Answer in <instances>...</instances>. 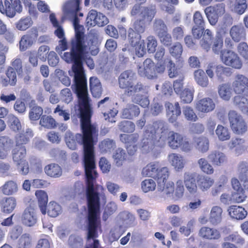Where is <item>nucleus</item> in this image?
<instances>
[{"label": "nucleus", "instance_id": "obj_1", "mask_svg": "<svg viewBox=\"0 0 248 248\" xmlns=\"http://www.w3.org/2000/svg\"><path fill=\"white\" fill-rule=\"evenodd\" d=\"M79 115L82 133L83 165L86 177V197L88 208V229H98L101 227L100 220V194L99 188L102 186H94L98 173L96 170L94 152V138L98 136V129L91 124L92 110L86 89L78 87Z\"/></svg>", "mask_w": 248, "mask_h": 248}, {"label": "nucleus", "instance_id": "obj_2", "mask_svg": "<svg viewBox=\"0 0 248 248\" xmlns=\"http://www.w3.org/2000/svg\"><path fill=\"white\" fill-rule=\"evenodd\" d=\"M73 17V24L75 29V37L70 41V52L64 53V57L66 61L73 60L76 63H80L84 53L87 51V45L85 41L84 32L82 31L83 27L79 24L78 16H83L82 13L69 15Z\"/></svg>", "mask_w": 248, "mask_h": 248}, {"label": "nucleus", "instance_id": "obj_3", "mask_svg": "<svg viewBox=\"0 0 248 248\" xmlns=\"http://www.w3.org/2000/svg\"><path fill=\"white\" fill-rule=\"evenodd\" d=\"M167 128L165 122L162 120L154 122L147 126L141 140L142 147L149 144L162 146L165 143Z\"/></svg>", "mask_w": 248, "mask_h": 248}, {"label": "nucleus", "instance_id": "obj_4", "mask_svg": "<svg viewBox=\"0 0 248 248\" xmlns=\"http://www.w3.org/2000/svg\"><path fill=\"white\" fill-rule=\"evenodd\" d=\"M130 14L132 16H140V18L132 21L130 28L138 32L143 33L145 32L147 25L151 23L154 18L156 10L152 6H141L140 4H135L131 9Z\"/></svg>", "mask_w": 248, "mask_h": 248}, {"label": "nucleus", "instance_id": "obj_5", "mask_svg": "<svg viewBox=\"0 0 248 248\" xmlns=\"http://www.w3.org/2000/svg\"><path fill=\"white\" fill-rule=\"evenodd\" d=\"M233 90L238 94L233 98L234 104L242 112L248 115V78L242 74H237L232 84Z\"/></svg>", "mask_w": 248, "mask_h": 248}, {"label": "nucleus", "instance_id": "obj_6", "mask_svg": "<svg viewBox=\"0 0 248 248\" xmlns=\"http://www.w3.org/2000/svg\"><path fill=\"white\" fill-rule=\"evenodd\" d=\"M88 46H87V51L83 55L80 63H76L73 60L70 61H66L64 57V54L62 56V58L67 62H73L76 65V67L74 69V71L75 73V92L77 95L78 87L79 86L82 90L86 89L87 96H88L87 79L82 68V60H84L86 64L90 69H93L94 67V63L93 59L91 57H88L87 55L88 54Z\"/></svg>", "mask_w": 248, "mask_h": 248}, {"label": "nucleus", "instance_id": "obj_7", "mask_svg": "<svg viewBox=\"0 0 248 248\" xmlns=\"http://www.w3.org/2000/svg\"><path fill=\"white\" fill-rule=\"evenodd\" d=\"M136 79L135 74L131 70H125L122 73L118 78L119 85L124 90V93L128 96L134 95L143 89V86L140 82L134 84Z\"/></svg>", "mask_w": 248, "mask_h": 248}, {"label": "nucleus", "instance_id": "obj_8", "mask_svg": "<svg viewBox=\"0 0 248 248\" xmlns=\"http://www.w3.org/2000/svg\"><path fill=\"white\" fill-rule=\"evenodd\" d=\"M228 119L230 127L233 133L242 135L248 130V125L241 115L234 110H230L228 113Z\"/></svg>", "mask_w": 248, "mask_h": 248}, {"label": "nucleus", "instance_id": "obj_9", "mask_svg": "<svg viewBox=\"0 0 248 248\" xmlns=\"http://www.w3.org/2000/svg\"><path fill=\"white\" fill-rule=\"evenodd\" d=\"M141 34L130 27L128 29V42L135 48L136 54L139 57H143L146 53L144 41L141 39Z\"/></svg>", "mask_w": 248, "mask_h": 248}, {"label": "nucleus", "instance_id": "obj_10", "mask_svg": "<svg viewBox=\"0 0 248 248\" xmlns=\"http://www.w3.org/2000/svg\"><path fill=\"white\" fill-rule=\"evenodd\" d=\"M22 10L20 0H5L4 5L2 0H0V12L9 17H13L17 13H21Z\"/></svg>", "mask_w": 248, "mask_h": 248}, {"label": "nucleus", "instance_id": "obj_11", "mask_svg": "<svg viewBox=\"0 0 248 248\" xmlns=\"http://www.w3.org/2000/svg\"><path fill=\"white\" fill-rule=\"evenodd\" d=\"M193 26L191 29L192 34L195 39H200L205 30V22L202 13L196 11L193 16Z\"/></svg>", "mask_w": 248, "mask_h": 248}, {"label": "nucleus", "instance_id": "obj_12", "mask_svg": "<svg viewBox=\"0 0 248 248\" xmlns=\"http://www.w3.org/2000/svg\"><path fill=\"white\" fill-rule=\"evenodd\" d=\"M108 22V18L103 14L92 9L89 11L86 18L87 26L90 27L97 25L103 27Z\"/></svg>", "mask_w": 248, "mask_h": 248}, {"label": "nucleus", "instance_id": "obj_13", "mask_svg": "<svg viewBox=\"0 0 248 248\" xmlns=\"http://www.w3.org/2000/svg\"><path fill=\"white\" fill-rule=\"evenodd\" d=\"M97 107L99 108L106 120L110 121L111 118H114L117 114V110L111 105L109 97H106L99 101L97 103Z\"/></svg>", "mask_w": 248, "mask_h": 248}, {"label": "nucleus", "instance_id": "obj_14", "mask_svg": "<svg viewBox=\"0 0 248 248\" xmlns=\"http://www.w3.org/2000/svg\"><path fill=\"white\" fill-rule=\"evenodd\" d=\"M165 107L169 122L173 124L175 126H178L179 124L177 122V119L181 115V110L179 103L176 102L174 104H173L167 102L165 104Z\"/></svg>", "mask_w": 248, "mask_h": 248}, {"label": "nucleus", "instance_id": "obj_15", "mask_svg": "<svg viewBox=\"0 0 248 248\" xmlns=\"http://www.w3.org/2000/svg\"><path fill=\"white\" fill-rule=\"evenodd\" d=\"M139 139V135L137 133L132 134H121L120 135V140L124 143L129 155H134L137 150V143Z\"/></svg>", "mask_w": 248, "mask_h": 248}, {"label": "nucleus", "instance_id": "obj_16", "mask_svg": "<svg viewBox=\"0 0 248 248\" xmlns=\"http://www.w3.org/2000/svg\"><path fill=\"white\" fill-rule=\"evenodd\" d=\"M165 169L169 171V169L167 167H163L159 169L157 163H150L142 169V174L144 176H148L154 178L157 183L160 178H163L164 173H163V171Z\"/></svg>", "mask_w": 248, "mask_h": 248}, {"label": "nucleus", "instance_id": "obj_17", "mask_svg": "<svg viewBox=\"0 0 248 248\" xmlns=\"http://www.w3.org/2000/svg\"><path fill=\"white\" fill-rule=\"evenodd\" d=\"M198 236L203 240L216 241L221 238V233L217 229L204 226L200 229Z\"/></svg>", "mask_w": 248, "mask_h": 248}, {"label": "nucleus", "instance_id": "obj_18", "mask_svg": "<svg viewBox=\"0 0 248 248\" xmlns=\"http://www.w3.org/2000/svg\"><path fill=\"white\" fill-rule=\"evenodd\" d=\"M155 63L150 58H147L143 62V65L140 66L138 73L141 77H146L148 79L155 78Z\"/></svg>", "mask_w": 248, "mask_h": 248}, {"label": "nucleus", "instance_id": "obj_19", "mask_svg": "<svg viewBox=\"0 0 248 248\" xmlns=\"http://www.w3.org/2000/svg\"><path fill=\"white\" fill-rule=\"evenodd\" d=\"M196 174L190 172H186L184 174V183L187 191L190 195L198 193V188L196 184Z\"/></svg>", "mask_w": 248, "mask_h": 248}, {"label": "nucleus", "instance_id": "obj_20", "mask_svg": "<svg viewBox=\"0 0 248 248\" xmlns=\"http://www.w3.org/2000/svg\"><path fill=\"white\" fill-rule=\"evenodd\" d=\"M163 173L164 176L162 178H160L157 183L158 190L163 192V195H169L174 192V184L171 183H167V179L169 176V171L166 169L163 170Z\"/></svg>", "mask_w": 248, "mask_h": 248}, {"label": "nucleus", "instance_id": "obj_21", "mask_svg": "<svg viewBox=\"0 0 248 248\" xmlns=\"http://www.w3.org/2000/svg\"><path fill=\"white\" fill-rule=\"evenodd\" d=\"M38 36L36 29H32L30 31L23 35L19 42V49L22 51L26 50L36 41Z\"/></svg>", "mask_w": 248, "mask_h": 248}, {"label": "nucleus", "instance_id": "obj_22", "mask_svg": "<svg viewBox=\"0 0 248 248\" xmlns=\"http://www.w3.org/2000/svg\"><path fill=\"white\" fill-rule=\"evenodd\" d=\"M21 221L28 227L32 226L36 223L37 217L33 207L29 205L25 208L21 216Z\"/></svg>", "mask_w": 248, "mask_h": 248}, {"label": "nucleus", "instance_id": "obj_23", "mask_svg": "<svg viewBox=\"0 0 248 248\" xmlns=\"http://www.w3.org/2000/svg\"><path fill=\"white\" fill-rule=\"evenodd\" d=\"M0 206L2 213L10 214L16 209L17 206V201L14 197H4L0 201Z\"/></svg>", "mask_w": 248, "mask_h": 248}, {"label": "nucleus", "instance_id": "obj_24", "mask_svg": "<svg viewBox=\"0 0 248 248\" xmlns=\"http://www.w3.org/2000/svg\"><path fill=\"white\" fill-rule=\"evenodd\" d=\"M168 159L171 165L177 171H181L184 169L186 161L181 155L176 153H171L168 155Z\"/></svg>", "mask_w": 248, "mask_h": 248}, {"label": "nucleus", "instance_id": "obj_25", "mask_svg": "<svg viewBox=\"0 0 248 248\" xmlns=\"http://www.w3.org/2000/svg\"><path fill=\"white\" fill-rule=\"evenodd\" d=\"M215 106V104L211 98L205 97L197 101L196 108L200 112L208 113L213 111Z\"/></svg>", "mask_w": 248, "mask_h": 248}, {"label": "nucleus", "instance_id": "obj_26", "mask_svg": "<svg viewBox=\"0 0 248 248\" xmlns=\"http://www.w3.org/2000/svg\"><path fill=\"white\" fill-rule=\"evenodd\" d=\"M17 72L13 67L8 66L5 71L6 77L1 80V83L4 87L15 86L17 81Z\"/></svg>", "mask_w": 248, "mask_h": 248}, {"label": "nucleus", "instance_id": "obj_27", "mask_svg": "<svg viewBox=\"0 0 248 248\" xmlns=\"http://www.w3.org/2000/svg\"><path fill=\"white\" fill-rule=\"evenodd\" d=\"M230 35L234 42H239L245 38L246 30L242 25H233L230 30Z\"/></svg>", "mask_w": 248, "mask_h": 248}, {"label": "nucleus", "instance_id": "obj_28", "mask_svg": "<svg viewBox=\"0 0 248 248\" xmlns=\"http://www.w3.org/2000/svg\"><path fill=\"white\" fill-rule=\"evenodd\" d=\"M227 68L221 65H215L213 64H210L206 70V73L210 78H213L215 72L218 79L222 80L224 76L227 72Z\"/></svg>", "mask_w": 248, "mask_h": 248}, {"label": "nucleus", "instance_id": "obj_29", "mask_svg": "<svg viewBox=\"0 0 248 248\" xmlns=\"http://www.w3.org/2000/svg\"><path fill=\"white\" fill-rule=\"evenodd\" d=\"M208 158L213 165L220 166L227 162L228 159L225 154L218 151L212 152L208 155Z\"/></svg>", "mask_w": 248, "mask_h": 248}, {"label": "nucleus", "instance_id": "obj_30", "mask_svg": "<svg viewBox=\"0 0 248 248\" xmlns=\"http://www.w3.org/2000/svg\"><path fill=\"white\" fill-rule=\"evenodd\" d=\"M184 137L174 131H170L168 133L167 138L169 146L172 149H176L180 147L182 143Z\"/></svg>", "mask_w": 248, "mask_h": 248}, {"label": "nucleus", "instance_id": "obj_31", "mask_svg": "<svg viewBox=\"0 0 248 248\" xmlns=\"http://www.w3.org/2000/svg\"><path fill=\"white\" fill-rule=\"evenodd\" d=\"M80 4V0H68L63 6L64 12L68 16L79 13L81 9Z\"/></svg>", "mask_w": 248, "mask_h": 248}, {"label": "nucleus", "instance_id": "obj_32", "mask_svg": "<svg viewBox=\"0 0 248 248\" xmlns=\"http://www.w3.org/2000/svg\"><path fill=\"white\" fill-rule=\"evenodd\" d=\"M228 211L231 217L237 220H242L247 216V211L242 206L231 205Z\"/></svg>", "mask_w": 248, "mask_h": 248}, {"label": "nucleus", "instance_id": "obj_33", "mask_svg": "<svg viewBox=\"0 0 248 248\" xmlns=\"http://www.w3.org/2000/svg\"><path fill=\"white\" fill-rule=\"evenodd\" d=\"M35 195L37 199L38 205L42 214L44 215L46 213V205L48 202V196L44 190H37Z\"/></svg>", "mask_w": 248, "mask_h": 248}, {"label": "nucleus", "instance_id": "obj_34", "mask_svg": "<svg viewBox=\"0 0 248 248\" xmlns=\"http://www.w3.org/2000/svg\"><path fill=\"white\" fill-rule=\"evenodd\" d=\"M200 40V45L201 47L205 51L208 52L211 47L213 40V35L210 30L207 29L204 30Z\"/></svg>", "mask_w": 248, "mask_h": 248}, {"label": "nucleus", "instance_id": "obj_35", "mask_svg": "<svg viewBox=\"0 0 248 248\" xmlns=\"http://www.w3.org/2000/svg\"><path fill=\"white\" fill-rule=\"evenodd\" d=\"M90 88L93 97L99 98L102 93L101 84L98 78L95 77L90 78Z\"/></svg>", "mask_w": 248, "mask_h": 248}, {"label": "nucleus", "instance_id": "obj_36", "mask_svg": "<svg viewBox=\"0 0 248 248\" xmlns=\"http://www.w3.org/2000/svg\"><path fill=\"white\" fill-rule=\"evenodd\" d=\"M222 209L218 206H213L210 213L209 220L211 224L216 226L219 224L222 219Z\"/></svg>", "mask_w": 248, "mask_h": 248}, {"label": "nucleus", "instance_id": "obj_37", "mask_svg": "<svg viewBox=\"0 0 248 248\" xmlns=\"http://www.w3.org/2000/svg\"><path fill=\"white\" fill-rule=\"evenodd\" d=\"M26 149L24 146H16L12 151L13 161L16 164L25 160Z\"/></svg>", "mask_w": 248, "mask_h": 248}, {"label": "nucleus", "instance_id": "obj_38", "mask_svg": "<svg viewBox=\"0 0 248 248\" xmlns=\"http://www.w3.org/2000/svg\"><path fill=\"white\" fill-rule=\"evenodd\" d=\"M44 170L47 176L53 178H58L62 173L61 167L56 163H51L45 166Z\"/></svg>", "mask_w": 248, "mask_h": 248}, {"label": "nucleus", "instance_id": "obj_39", "mask_svg": "<svg viewBox=\"0 0 248 248\" xmlns=\"http://www.w3.org/2000/svg\"><path fill=\"white\" fill-rule=\"evenodd\" d=\"M198 186L202 191H207L214 184V180L211 177L206 175H198L197 178Z\"/></svg>", "mask_w": 248, "mask_h": 248}, {"label": "nucleus", "instance_id": "obj_40", "mask_svg": "<svg viewBox=\"0 0 248 248\" xmlns=\"http://www.w3.org/2000/svg\"><path fill=\"white\" fill-rule=\"evenodd\" d=\"M3 194L10 196L15 194L17 192L18 186L16 182L10 180L6 182L0 188Z\"/></svg>", "mask_w": 248, "mask_h": 248}, {"label": "nucleus", "instance_id": "obj_41", "mask_svg": "<svg viewBox=\"0 0 248 248\" xmlns=\"http://www.w3.org/2000/svg\"><path fill=\"white\" fill-rule=\"evenodd\" d=\"M167 60H168V63L167 64L168 73L170 78H175L176 77L181 78V76H184L182 70L175 66V63L171 59H167Z\"/></svg>", "mask_w": 248, "mask_h": 248}, {"label": "nucleus", "instance_id": "obj_42", "mask_svg": "<svg viewBox=\"0 0 248 248\" xmlns=\"http://www.w3.org/2000/svg\"><path fill=\"white\" fill-rule=\"evenodd\" d=\"M218 94L221 98L229 101L232 96V88L229 83L220 85L218 90Z\"/></svg>", "mask_w": 248, "mask_h": 248}, {"label": "nucleus", "instance_id": "obj_43", "mask_svg": "<svg viewBox=\"0 0 248 248\" xmlns=\"http://www.w3.org/2000/svg\"><path fill=\"white\" fill-rule=\"evenodd\" d=\"M194 79L197 83L202 87H206L209 80L205 72L202 69L195 70L194 73Z\"/></svg>", "mask_w": 248, "mask_h": 248}, {"label": "nucleus", "instance_id": "obj_44", "mask_svg": "<svg viewBox=\"0 0 248 248\" xmlns=\"http://www.w3.org/2000/svg\"><path fill=\"white\" fill-rule=\"evenodd\" d=\"M236 54L233 51L224 49L220 56L221 61L226 65L231 67Z\"/></svg>", "mask_w": 248, "mask_h": 248}, {"label": "nucleus", "instance_id": "obj_45", "mask_svg": "<svg viewBox=\"0 0 248 248\" xmlns=\"http://www.w3.org/2000/svg\"><path fill=\"white\" fill-rule=\"evenodd\" d=\"M223 47V38L221 34L216 35L214 39L213 40L211 47L213 51L216 54L220 53L224 50Z\"/></svg>", "mask_w": 248, "mask_h": 248}, {"label": "nucleus", "instance_id": "obj_46", "mask_svg": "<svg viewBox=\"0 0 248 248\" xmlns=\"http://www.w3.org/2000/svg\"><path fill=\"white\" fill-rule=\"evenodd\" d=\"M61 210V206L55 202H50L48 205H46V213L50 217H57L60 214Z\"/></svg>", "mask_w": 248, "mask_h": 248}, {"label": "nucleus", "instance_id": "obj_47", "mask_svg": "<svg viewBox=\"0 0 248 248\" xmlns=\"http://www.w3.org/2000/svg\"><path fill=\"white\" fill-rule=\"evenodd\" d=\"M116 147L115 142L113 140L106 139L99 145L100 151L103 153L111 152Z\"/></svg>", "mask_w": 248, "mask_h": 248}, {"label": "nucleus", "instance_id": "obj_48", "mask_svg": "<svg viewBox=\"0 0 248 248\" xmlns=\"http://www.w3.org/2000/svg\"><path fill=\"white\" fill-rule=\"evenodd\" d=\"M32 238L29 233L23 234L19 238L17 244V248H30L32 245Z\"/></svg>", "mask_w": 248, "mask_h": 248}, {"label": "nucleus", "instance_id": "obj_49", "mask_svg": "<svg viewBox=\"0 0 248 248\" xmlns=\"http://www.w3.org/2000/svg\"><path fill=\"white\" fill-rule=\"evenodd\" d=\"M216 134L220 141L228 140L231 137L228 129L220 124H218L217 126Z\"/></svg>", "mask_w": 248, "mask_h": 248}, {"label": "nucleus", "instance_id": "obj_50", "mask_svg": "<svg viewBox=\"0 0 248 248\" xmlns=\"http://www.w3.org/2000/svg\"><path fill=\"white\" fill-rule=\"evenodd\" d=\"M114 161L117 166L123 165L126 160L127 155L124 150L122 148H118L113 155Z\"/></svg>", "mask_w": 248, "mask_h": 248}, {"label": "nucleus", "instance_id": "obj_51", "mask_svg": "<svg viewBox=\"0 0 248 248\" xmlns=\"http://www.w3.org/2000/svg\"><path fill=\"white\" fill-rule=\"evenodd\" d=\"M196 148L201 152L204 153L209 149V142L208 138L205 137H200L195 140Z\"/></svg>", "mask_w": 248, "mask_h": 248}, {"label": "nucleus", "instance_id": "obj_52", "mask_svg": "<svg viewBox=\"0 0 248 248\" xmlns=\"http://www.w3.org/2000/svg\"><path fill=\"white\" fill-rule=\"evenodd\" d=\"M121 218L123 222L128 227H131L136 225V218L134 215L128 211H124L122 212Z\"/></svg>", "mask_w": 248, "mask_h": 248}, {"label": "nucleus", "instance_id": "obj_53", "mask_svg": "<svg viewBox=\"0 0 248 248\" xmlns=\"http://www.w3.org/2000/svg\"><path fill=\"white\" fill-rule=\"evenodd\" d=\"M198 163L200 169L204 173L208 175H211L214 173V169L213 166L205 158H200L199 159Z\"/></svg>", "mask_w": 248, "mask_h": 248}, {"label": "nucleus", "instance_id": "obj_54", "mask_svg": "<svg viewBox=\"0 0 248 248\" xmlns=\"http://www.w3.org/2000/svg\"><path fill=\"white\" fill-rule=\"evenodd\" d=\"M40 124L48 129H53L56 126V122L51 116L44 115L41 118Z\"/></svg>", "mask_w": 248, "mask_h": 248}, {"label": "nucleus", "instance_id": "obj_55", "mask_svg": "<svg viewBox=\"0 0 248 248\" xmlns=\"http://www.w3.org/2000/svg\"><path fill=\"white\" fill-rule=\"evenodd\" d=\"M232 6L235 13L242 15L245 12L248 5L246 0H234Z\"/></svg>", "mask_w": 248, "mask_h": 248}, {"label": "nucleus", "instance_id": "obj_56", "mask_svg": "<svg viewBox=\"0 0 248 248\" xmlns=\"http://www.w3.org/2000/svg\"><path fill=\"white\" fill-rule=\"evenodd\" d=\"M119 128L124 133H132L135 129V125L132 122L124 120L119 124Z\"/></svg>", "mask_w": 248, "mask_h": 248}, {"label": "nucleus", "instance_id": "obj_57", "mask_svg": "<svg viewBox=\"0 0 248 248\" xmlns=\"http://www.w3.org/2000/svg\"><path fill=\"white\" fill-rule=\"evenodd\" d=\"M183 51V46L179 42H176L169 48L170 55L176 59H179Z\"/></svg>", "mask_w": 248, "mask_h": 248}, {"label": "nucleus", "instance_id": "obj_58", "mask_svg": "<svg viewBox=\"0 0 248 248\" xmlns=\"http://www.w3.org/2000/svg\"><path fill=\"white\" fill-rule=\"evenodd\" d=\"M194 90L189 89H185L180 93L181 101L184 103H190L193 99Z\"/></svg>", "mask_w": 248, "mask_h": 248}, {"label": "nucleus", "instance_id": "obj_59", "mask_svg": "<svg viewBox=\"0 0 248 248\" xmlns=\"http://www.w3.org/2000/svg\"><path fill=\"white\" fill-rule=\"evenodd\" d=\"M43 108L39 106H35L32 107L30 110L29 116L31 121H35L39 120L42 115Z\"/></svg>", "mask_w": 248, "mask_h": 248}, {"label": "nucleus", "instance_id": "obj_60", "mask_svg": "<svg viewBox=\"0 0 248 248\" xmlns=\"http://www.w3.org/2000/svg\"><path fill=\"white\" fill-rule=\"evenodd\" d=\"M154 29L157 35L168 31L167 27L163 20L155 19L154 24Z\"/></svg>", "mask_w": 248, "mask_h": 248}, {"label": "nucleus", "instance_id": "obj_61", "mask_svg": "<svg viewBox=\"0 0 248 248\" xmlns=\"http://www.w3.org/2000/svg\"><path fill=\"white\" fill-rule=\"evenodd\" d=\"M32 21L31 17L21 18L16 23V28L20 31H25L31 26Z\"/></svg>", "mask_w": 248, "mask_h": 248}, {"label": "nucleus", "instance_id": "obj_62", "mask_svg": "<svg viewBox=\"0 0 248 248\" xmlns=\"http://www.w3.org/2000/svg\"><path fill=\"white\" fill-rule=\"evenodd\" d=\"M225 240L234 242L237 245L242 246L245 243V239L238 232H234L226 237Z\"/></svg>", "mask_w": 248, "mask_h": 248}, {"label": "nucleus", "instance_id": "obj_63", "mask_svg": "<svg viewBox=\"0 0 248 248\" xmlns=\"http://www.w3.org/2000/svg\"><path fill=\"white\" fill-rule=\"evenodd\" d=\"M238 53L244 58L247 63H248V45L246 42H241L237 46Z\"/></svg>", "mask_w": 248, "mask_h": 248}, {"label": "nucleus", "instance_id": "obj_64", "mask_svg": "<svg viewBox=\"0 0 248 248\" xmlns=\"http://www.w3.org/2000/svg\"><path fill=\"white\" fill-rule=\"evenodd\" d=\"M238 177L245 189L248 191V168L242 169Z\"/></svg>", "mask_w": 248, "mask_h": 248}]
</instances>
